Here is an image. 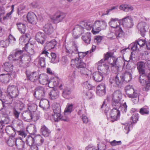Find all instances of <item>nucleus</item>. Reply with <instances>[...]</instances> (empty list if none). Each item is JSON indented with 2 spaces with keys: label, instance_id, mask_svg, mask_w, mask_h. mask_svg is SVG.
I'll return each mask as SVG.
<instances>
[{
  "label": "nucleus",
  "instance_id": "f257e3e1",
  "mask_svg": "<svg viewBox=\"0 0 150 150\" xmlns=\"http://www.w3.org/2000/svg\"><path fill=\"white\" fill-rule=\"evenodd\" d=\"M109 24L111 27L114 28H116V32L115 33L116 38L119 39L121 38L124 35V32L120 27L119 26L120 24V22L117 18H112L110 21L109 22Z\"/></svg>",
  "mask_w": 150,
  "mask_h": 150
},
{
  "label": "nucleus",
  "instance_id": "f03ea898",
  "mask_svg": "<svg viewBox=\"0 0 150 150\" xmlns=\"http://www.w3.org/2000/svg\"><path fill=\"white\" fill-rule=\"evenodd\" d=\"M107 26V23L104 20L96 21L93 23L92 32L94 34L98 33L101 30L105 29Z\"/></svg>",
  "mask_w": 150,
  "mask_h": 150
},
{
  "label": "nucleus",
  "instance_id": "7ed1b4c3",
  "mask_svg": "<svg viewBox=\"0 0 150 150\" xmlns=\"http://www.w3.org/2000/svg\"><path fill=\"white\" fill-rule=\"evenodd\" d=\"M72 46L70 48L65 47L66 55L70 58L73 57L78 53V46L77 43L75 41L71 42Z\"/></svg>",
  "mask_w": 150,
  "mask_h": 150
},
{
  "label": "nucleus",
  "instance_id": "20e7f679",
  "mask_svg": "<svg viewBox=\"0 0 150 150\" xmlns=\"http://www.w3.org/2000/svg\"><path fill=\"white\" fill-rule=\"evenodd\" d=\"M112 59L113 62L110 63V64L111 65V67L112 68V69L115 68L116 72L118 71L120 67H124L126 65L125 60L121 57H119L117 58L113 57Z\"/></svg>",
  "mask_w": 150,
  "mask_h": 150
},
{
  "label": "nucleus",
  "instance_id": "39448f33",
  "mask_svg": "<svg viewBox=\"0 0 150 150\" xmlns=\"http://www.w3.org/2000/svg\"><path fill=\"white\" fill-rule=\"evenodd\" d=\"M114 108L109 112L108 115L107 116L108 119L113 122L117 120L120 117V112L117 106H113Z\"/></svg>",
  "mask_w": 150,
  "mask_h": 150
},
{
  "label": "nucleus",
  "instance_id": "423d86ee",
  "mask_svg": "<svg viewBox=\"0 0 150 150\" xmlns=\"http://www.w3.org/2000/svg\"><path fill=\"white\" fill-rule=\"evenodd\" d=\"M122 93L120 90L115 91L112 95V103L113 106L119 107L120 105V100L122 98Z\"/></svg>",
  "mask_w": 150,
  "mask_h": 150
},
{
  "label": "nucleus",
  "instance_id": "0eeeda50",
  "mask_svg": "<svg viewBox=\"0 0 150 150\" xmlns=\"http://www.w3.org/2000/svg\"><path fill=\"white\" fill-rule=\"evenodd\" d=\"M66 16L65 13L60 11H57L51 16V19L54 23H57L63 21Z\"/></svg>",
  "mask_w": 150,
  "mask_h": 150
},
{
  "label": "nucleus",
  "instance_id": "6e6552de",
  "mask_svg": "<svg viewBox=\"0 0 150 150\" xmlns=\"http://www.w3.org/2000/svg\"><path fill=\"white\" fill-rule=\"evenodd\" d=\"M98 69L99 71L103 75H107L110 71L109 66L103 62V59L100 60L97 63Z\"/></svg>",
  "mask_w": 150,
  "mask_h": 150
},
{
  "label": "nucleus",
  "instance_id": "1a4fd4ad",
  "mask_svg": "<svg viewBox=\"0 0 150 150\" xmlns=\"http://www.w3.org/2000/svg\"><path fill=\"white\" fill-rule=\"evenodd\" d=\"M73 105L72 103H68L64 112V115L62 116V119L64 121L69 122L70 120L69 116L73 111Z\"/></svg>",
  "mask_w": 150,
  "mask_h": 150
},
{
  "label": "nucleus",
  "instance_id": "9d476101",
  "mask_svg": "<svg viewBox=\"0 0 150 150\" xmlns=\"http://www.w3.org/2000/svg\"><path fill=\"white\" fill-rule=\"evenodd\" d=\"M31 58L30 56L27 55L22 56L18 61L20 67L25 68L29 66Z\"/></svg>",
  "mask_w": 150,
  "mask_h": 150
},
{
  "label": "nucleus",
  "instance_id": "9b49d317",
  "mask_svg": "<svg viewBox=\"0 0 150 150\" xmlns=\"http://www.w3.org/2000/svg\"><path fill=\"white\" fill-rule=\"evenodd\" d=\"M7 92L8 97H12L13 98H16L19 94L18 88L13 85H9L8 86Z\"/></svg>",
  "mask_w": 150,
  "mask_h": 150
},
{
  "label": "nucleus",
  "instance_id": "f8f14e48",
  "mask_svg": "<svg viewBox=\"0 0 150 150\" xmlns=\"http://www.w3.org/2000/svg\"><path fill=\"white\" fill-rule=\"evenodd\" d=\"M148 65V68H150V61L147 62H138L137 63V69L140 74H144L145 72V65Z\"/></svg>",
  "mask_w": 150,
  "mask_h": 150
},
{
  "label": "nucleus",
  "instance_id": "ddd939ff",
  "mask_svg": "<svg viewBox=\"0 0 150 150\" xmlns=\"http://www.w3.org/2000/svg\"><path fill=\"white\" fill-rule=\"evenodd\" d=\"M47 88L42 86H39L35 88L34 95H36L39 98H42L44 97L47 94Z\"/></svg>",
  "mask_w": 150,
  "mask_h": 150
},
{
  "label": "nucleus",
  "instance_id": "4468645a",
  "mask_svg": "<svg viewBox=\"0 0 150 150\" xmlns=\"http://www.w3.org/2000/svg\"><path fill=\"white\" fill-rule=\"evenodd\" d=\"M137 27L140 31L142 36L144 37L146 31L148 30L149 25L145 22H142L138 24Z\"/></svg>",
  "mask_w": 150,
  "mask_h": 150
},
{
  "label": "nucleus",
  "instance_id": "2eb2a0df",
  "mask_svg": "<svg viewBox=\"0 0 150 150\" xmlns=\"http://www.w3.org/2000/svg\"><path fill=\"white\" fill-rule=\"evenodd\" d=\"M49 54L48 52L45 50L43 51L38 58V64L42 67H44L45 66V58Z\"/></svg>",
  "mask_w": 150,
  "mask_h": 150
},
{
  "label": "nucleus",
  "instance_id": "dca6fc26",
  "mask_svg": "<svg viewBox=\"0 0 150 150\" xmlns=\"http://www.w3.org/2000/svg\"><path fill=\"white\" fill-rule=\"evenodd\" d=\"M71 65H75L78 69L86 67V64L81 59L78 58L72 59L71 60Z\"/></svg>",
  "mask_w": 150,
  "mask_h": 150
},
{
  "label": "nucleus",
  "instance_id": "f3484780",
  "mask_svg": "<svg viewBox=\"0 0 150 150\" xmlns=\"http://www.w3.org/2000/svg\"><path fill=\"white\" fill-rule=\"evenodd\" d=\"M123 26L125 27L131 28L133 25L132 18L131 16H127L122 20Z\"/></svg>",
  "mask_w": 150,
  "mask_h": 150
},
{
  "label": "nucleus",
  "instance_id": "a211bd4d",
  "mask_svg": "<svg viewBox=\"0 0 150 150\" xmlns=\"http://www.w3.org/2000/svg\"><path fill=\"white\" fill-rule=\"evenodd\" d=\"M124 76L123 74L121 73L118 74L116 75L114 81L118 87H121L123 83L125 82Z\"/></svg>",
  "mask_w": 150,
  "mask_h": 150
},
{
  "label": "nucleus",
  "instance_id": "6ab92c4d",
  "mask_svg": "<svg viewBox=\"0 0 150 150\" xmlns=\"http://www.w3.org/2000/svg\"><path fill=\"white\" fill-rule=\"evenodd\" d=\"M125 92L129 97H132L135 93H138L136 90H134L132 86L129 85L126 86L125 88Z\"/></svg>",
  "mask_w": 150,
  "mask_h": 150
},
{
  "label": "nucleus",
  "instance_id": "aec40b11",
  "mask_svg": "<svg viewBox=\"0 0 150 150\" xmlns=\"http://www.w3.org/2000/svg\"><path fill=\"white\" fill-rule=\"evenodd\" d=\"M106 87L104 83H101L97 87L96 94L100 96L105 95L106 93Z\"/></svg>",
  "mask_w": 150,
  "mask_h": 150
},
{
  "label": "nucleus",
  "instance_id": "412c9836",
  "mask_svg": "<svg viewBox=\"0 0 150 150\" xmlns=\"http://www.w3.org/2000/svg\"><path fill=\"white\" fill-rule=\"evenodd\" d=\"M27 75L29 80L33 82H35L38 81L40 74L38 72L35 71L27 74Z\"/></svg>",
  "mask_w": 150,
  "mask_h": 150
},
{
  "label": "nucleus",
  "instance_id": "4be33fe9",
  "mask_svg": "<svg viewBox=\"0 0 150 150\" xmlns=\"http://www.w3.org/2000/svg\"><path fill=\"white\" fill-rule=\"evenodd\" d=\"M46 36L44 33L38 32L35 35V40L39 43L43 44L45 40Z\"/></svg>",
  "mask_w": 150,
  "mask_h": 150
},
{
  "label": "nucleus",
  "instance_id": "5701e85b",
  "mask_svg": "<svg viewBox=\"0 0 150 150\" xmlns=\"http://www.w3.org/2000/svg\"><path fill=\"white\" fill-rule=\"evenodd\" d=\"M27 19L28 22L32 24H36L37 18L36 15L33 12H29L27 16Z\"/></svg>",
  "mask_w": 150,
  "mask_h": 150
},
{
  "label": "nucleus",
  "instance_id": "b1692460",
  "mask_svg": "<svg viewBox=\"0 0 150 150\" xmlns=\"http://www.w3.org/2000/svg\"><path fill=\"white\" fill-rule=\"evenodd\" d=\"M22 119L25 121L30 122L33 119L32 113L28 110L24 111L21 114Z\"/></svg>",
  "mask_w": 150,
  "mask_h": 150
},
{
  "label": "nucleus",
  "instance_id": "393cba45",
  "mask_svg": "<svg viewBox=\"0 0 150 150\" xmlns=\"http://www.w3.org/2000/svg\"><path fill=\"white\" fill-rule=\"evenodd\" d=\"M103 76L100 72H95L93 74V78L96 82H99L103 80Z\"/></svg>",
  "mask_w": 150,
  "mask_h": 150
},
{
  "label": "nucleus",
  "instance_id": "a878e982",
  "mask_svg": "<svg viewBox=\"0 0 150 150\" xmlns=\"http://www.w3.org/2000/svg\"><path fill=\"white\" fill-rule=\"evenodd\" d=\"M49 80L47 75L43 74L40 75L38 81L41 84L45 85L47 84Z\"/></svg>",
  "mask_w": 150,
  "mask_h": 150
},
{
  "label": "nucleus",
  "instance_id": "bb28decb",
  "mask_svg": "<svg viewBox=\"0 0 150 150\" xmlns=\"http://www.w3.org/2000/svg\"><path fill=\"white\" fill-rule=\"evenodd\" d=\"M40 131L42 134L45 137H49L51 133L50 130L47 127L44 125L41 126Z\"/></svg>",
  "mask_w": 150,
  "mask_h": 150
},
{
  "label": "nucleus",
  "instance_id": "cd10ccee",
  "mask_svg": "<svg viewBox=\"0 0 150 150\" xmlns=\"http://www.w3.org/2000/svg\"><path fill=\"white\" fill-rule=\"evenodd\" d=\"M4 71L6 72H10L13 70V66L12 63L10 62H6L2 65Z\"/></svg>",
  "mask_w": 150,
  "mask_h": 150
},
{
  "label": "nucleus",
  "instance_id": "c85d7f7f",
  "mask_svg": "<svg viewBox=\"0 0 150 150\" xmlns=\"http://www.w3.org/2000/svg\"><path fill=\"white\" fill-rule=\"evenodd\" d=\"M43 30L46 34L50 35L53 33L54 29L51 24L47 23L44 26Z\"/></svg>",
  "mask_w": 150,
  "mask_h": 150
},
{
  "label": "nucleus",
  "instance_id": "c756f323",
  "mask_svg": "<svg viewBox=\"0 0 150 150\" xmlns=\"http://www.w3.org/2000/svg\"><path fill=\"white\" fill-rule=\"evenodd\" d=\"M15 145L18 150H23L25 149V142L21 138H18L16 139Z\"/></svg>",
  "mask_w": 150,
  "mask_h": 150
},
{
  "label": "nucleus",
  "instance_id": "7c9ffc66",
  "mask_svg": "<svg viewBox=\"0 0 150 150\" xmlns=\"http://www.w3.org/2000/svg\"><path fill=\"white\" fill-rule=\"evenodd\" d=\"M25 50L30 56L34 55L35 54L34 50V47L33 45L30 44L29 45L28 43L25 44Z\"/></svg>",
  "mask_w": 150,
  "mask_h": 150
},
{
  "label": "nucleus",
  "instance_id": "2f4dec72",
  "mask_svg": "<svg viewBox=\"0 0 150 150\" xmlns=\"http://www.w3.org/2000/svg\"><path fill=\"white\" fill-rule=\"evenodd\" d=\"M136 42L138 44L139 47H142L144 46L145 43L148 50H150V40L146 42L144 40L139 39L136 41Z\"/></svg>",
  "mask_w": 150,
  "mask_h": 150
},
{
  "label": "nucleus",
  "instance_id": "473e14b6",
  "mask_svg": "<svg viewBox=\"0 0 150 150\" xmlns=\"http://www.w3.org/2000/svg\"><path fill=\"white\" fill-rule=\"evenodd\" d=\"M17 28L19 32L22 34H25L26 30L25 25L21 22H18L16 24Z\"/></svg>",
  "mask_w": 150,
  "mask_h": 150
},
{
  "label": "nucleus",
  "instance_id": "72a5a7b5",
  "mask_svg": "<svg viewBox=\"0 0 150 150\" xmlns=\"http://www.w3.org/2000/svg\"><path fill=\"white\" fill-rule=\"evenodd\" d=\"M57 44V42L53 39L50 42H46L45 47L47 49L50 50L54 48Z\"/></svg>",
  "mask_w": 150,
  "mask_h": 150
},
{
  "label": "nucleus",
  "instance_id": "f704fd0d",
  "mask_svg": "<svg viewBox=\"0 0 150 150\" xmlns=\"http://www.w3.org/2000/svg\"><path fill=\"white\" fill-rule=\"evenodd\" d=\"M140 76H139V81L142 86H144L145 85V83L147 82L148 79H150V73H149L148 75V76H147L144 74H140Z\"/></svg>",
  "mask_w": 150,
  "mask_h": 150
},
{
  "label": "nucleus",
  "instance_id": "c9c22d12",
  "mask_svg": "<svg viewBox=\"0 0 150 150\" xmlns=\"http://www.w3.org/2000/svg\"><path fill=\"white\" fill-rule=\"evenodd\" d=\"M10 79V75L9 73L3 74L0 75V81L2 83H8Z\"/></svg>",
  "mask_w": 150,
  "mask_h": 150
},
{
  "label": "nucleus",
  "instance_id": "e433bc0d",
  "mask_svg": "<svg viewBox=\"0 0 150 150\" xmlns=\"http://www.w3.org/2000/svg\"><path fill=\"white\" fill-rule=\"evenodd\" d=\"M39 106L43 110H46L50 107L49 101L45 99L42 100L40 101Z\"/></svg>",
  "mask_w": 150,
  "mask_h": 150
},
{
  "label": "nucleus",
  "instance_id": "4c0bfd02",
  "mask_svg": "<svg viewBox=\"0 0 150 150\" xmlns=\"http://www.w3.org/2000/svg\"><path fill=\"white\" fill-rule=\"evenodd\" d=\"M6 133L11 136H13L16 133V130L14 128L11 126H8L6 128Z\"/></svg>",
  "mask_w": 150,
  "mask_h": 150
},
{
  "label": "nucleus",
  "instance_id": "58836bf2",
  "mask_svg": "<svg viewBox=\"0 0 150 150\" xmlns=\"http://www.w3.org/2000/svg\"><path fill=\"white\" fill-rule=\"evenodd\" d=\"M82 38L85 43L87 44H90L91 40V33L89 32H87L82 36Z\"/></svg>",
  "mask_w": 150,
  "mask_h": 150
},
{
  "label": "nucleus",
  "instance_id": "ea45409f",
  "mask_svg": "<svg viewBox=\"0 0 150 150\" xmlns=\"http://www.w3.org/2000/svg\"><path fill=\"white\" fill-rule=\"evenodd\" d=\"M132 124L131 122L122 123V124L123 125L122 127L124 129L125 132L126 133H128L130 129H132Z\"/></svg>",
  "mask_w": 150,
  "mask_h": 150
},
{
  "label": "nucleus",
  "instance_id": "a19ab883",
  "mask_svg": "<svg viewBox=\"0 0 150 150\" xmlns=\"http://www.w3.org/2000/svg\"><path fill=\"white\" fill-rule=\"evenodd\" d=\"M35 140L36 138H35V137H33L31 136H28L26 138V143L29 146H32L35 145L34 143L35 142Z\"/></svg>",
  "mask_w": 150,
  "mask_h": 150
},
{
  "label": "nucleus",
  "instance_id": "79ce46f5",
  "mask_svg": "<svg viewBox=\"0 0 150 150\" xmlns=\"http://www.w3.org/2000/svg\"><path fill=\"white\" fill-rule=\"evenodd\" d=\"M50 98L51 99L57 98L59 96V92L57 90L52 89L49 93Z\"/></svg>",
  "mask_w": 150,
  "mask_h": 150
},
{
  "label": "nucleus",
  "instance_id": "37998d69",
  "mask_svg": "<svg viewBox=\"0 0 150 150\" xmlns=\"http://www.w3.org/2000/svg\"><path fill=\"white\" fill-rule=\"evenodd\" d=\"M71 90L69 88H66L63 90L62 95L64 98L69 99L71 98Z\"/></svg>",
  "mask_w": 150,
  "mask_h": 150
},
{
  "label": "nucleus",
  "instance_id": "c03bdc74",
  "mask_svg": "<svg viewBox=\"0 0 150 150\" xmlns=\"http://www.w3.org/2000/svg\"><path fill=\"white\" fill-rule=\"evenodd\" d=\"M119 8L124 11L127 12L131 11L133 9V7L127 4H122L120 6Z\"/></svg>",
  "mask_w": 150,
  "mask_h": 150
},
{
  "label": "nucleus",
  "instance_id": "a18cd8bd",
  "mask_svg": "<svg viewBox=\"0 0 150 150\" xmlns=\"http://www.w3.org/2000/svg\"><path fill=\"white\" fill-rule=\"evenodd\" d=\"M124 76V82H129L132 78V74L128 71H126L124 74H122Z\"/></svg>",
  "mask_w": 150,
  "mask_h": 150
},
{
  "label": "nucleus",
  "instance_id": "49530a36",
  "mask_svg": "<svg viewBox=\"0 0 150 150\" xmlns=\"http://www.w3.org/2000/svg\"><path fill=\"white\" fill-rule=\"evenodd\" d=\"M14 55L15 58L16 59V60H19V59L21 58L22 56H24L22 54L23 52V50L16 49L15 50Z\"/></svg>",
  "mask_w": 150,
  "mask_h": 150
},
{
  "label": "nucleus",
  "instance_id": "de8ad7c7",
  "mask_svg": "<svg viewBox=\"0 0 150 150\" xmlns=\"http://www.w3.org/2000/svg\"><path fill=\"white\" fill-rule=\"evenodd\" d=\"M52 109L54 114H60V106L59 104L56 103L53 104L52 106Z\"/></svg>",
  "mask_w": 150,
  "mask_h": 150
},
{
  "label": "nucleus",
  "instance_id": "09e8293b",
  "mask_svg": "<svg viewBox=\"0 0 150 150\" xmlns=\"http://www.w3.org/2000/svg\"><path fill=\"white\" fill-rule=\"evenodd\" d=\"M83 25L84 28H85L87 30H89L91 29H92V30L93 24V23L91 21H88L83 23Z\"/></svg>",
  "mask_w": 150,
  "mask_h": 150
},
{
  "label": "nucleus",
  "instance_id": "8fccbe9b",
  "mask_svg": "<svg viewBox=\"0 0 150 150\" xmlns=\"http://www.w3.org/2000/svg\"><path fill=\"white\" fill-rule=\"evenodd\" d=\"M37 107V105L35 104L34 103H30L28 106V110L32 113L33 112L36 110Z\"/></svg>",
  "mask_w": 150,
  "mask_h": 150
},
{
  "label": "nucleus",
  "instance_id": "3c124183",
  "mask_svg": "<svg viewBox=\"0 0 150 150\" xmlns=\"http://www.w3.org/2000/svg\"><path fill=\"white\" fill-rule=\"evenodd\" d=\"M27 129L29 133L30 134H34L37 132L36 128L34 125H31L27 127Z\"/></svg>",
  "mask_w": 150,
  "mask_h": 150
},
{
  "label": "nucleus",
  "instance_id": "603ef678",
  "mask_svg": "<svg viewBox=\"0 0 150 150\" xmlns=\"http://www.w3.org/2000/svg\"><path fill=\"white\" fill-rule=\"evenodd\" d=\"M83 27L79 25H77L73 29V32L79 33L81 34L83 33Z\"/></svg>",
  "mask_w": 150,
  "mask_h": 150
},
{
  "label": "nucleus",
  "instance_id": "864d4df0",
  "mask_svg": "<svg viewBox=\"0 0 150 150\" xmlns=\"http://www.w3.org/2000/svg\"><path fill=\"white\" fill-rule=\"evenodd\" d=\"M16 139L13 137L9 138L7 142V144L9 146H13L16 144Z\"/></svg>",
  "mask_w": 150,
  "mask_h": 150
},
{
  "label": "nucleus",
  "instance_id": "5fc2aeb1",
  "mask_svg": "<svg viewBox=\"0 0 150 150\" xmlns=\"http://www.w3.org/2000/svg\"><path fill=\"white\" fill-rule=\"evenodd\" d=\"M51 62L53 63H56L59 62V60L58 57H57L56 54L53 52L51 53Z\"/></svg>",
  "mask_w": 150,
  "mask_h": 150
},
{
  "label": "nucleus",
  "instance_id": "6e6d98bb",
  "mask_svg": "<svg viewBox=\"0 0 150 150\" xmlns=\"http://www.w3.org/2000/svg\"><path fill=\"white\" fill-rule=\"evenodd\" d=\"M53 82V85L54 86H58L60 85L59 86V88H61V87L62 86V85L61 84H60V79L57 77H55L54 80H52Z\"/></svg>",
  "mask_w": 150,
  "mask_h": 150
},
{
  "label": "nucleus",
  "instance_id": "4d7b16f0",
  "mask_svg": "<svg viewBox=\"0 0 150 150\" xmlns=\"http://www.w3.org/2000/svg\"><path fill=\"white\" fill-rule=\"evenodd\" d=\"M3 101H4V104H5V107H6V105L10 104L12 103L13 102V98L12 97H8L6 99H2Z\"/></svg>",
  "mask_w": 150,
  "mask_h": 150
},
{
  "label": "nucleus",
  "instance_id": "13d9d810",
  "mask_svg": "<svg viewBox=\"0 0 150 150\" xmlns=\"http://www.w3.org/2000/svg\"><path fill=\"white\" fill-rule=\"evenodd\" d=\"M76 111L78 112V114L80 115H82V116L84 115V113L85 111L84 108H83L82 106L81 105L79 107L77 106L76 107Z\"/></svg>",
  "mask_w": 150,
  "mask_h": 150
},
{
  "label": "nucleus",
  "instance_id": "bf43d9fd",
  "mask_svg": "<svg viewBox=\"0 0 150 150\" xmlns=\"http://www.w3.org/2000/svg\"><path fill=\"white\" fill-rule=\"evenodd\" d=\"M139 112L142 115H148L149 112V108L147 107H144L140 109Z\"/></svg>",
  "mask_w": 150,
  "mask_h": 150
},
{
  "label": "nucleus",
  "instance_id": "052dcab7",
  "mask_svg": "<svg viewBox=\"0 0 150 150\" xmlns=\"http://www.w3.org/2000/svg\"><path fill=\"white\" fill-rule=\"evenodd\" d=\"M118 108L120 109L121 111L123 113L126 112L127 111V105L125 102L122 104H121L120 103V105Z\"/></svg>",
  "mask_w": 150,
  "mask_h": 150
},
{
  "label": "nucleus",
  "instance_id": "680f3d73",
  "mask_svg": "<svg viewBox=\"0 0 150 150\" xmlns=\"http://www.w3.org/2000/svg\"><path fill=\"white\" fill-rule=\"evenodd\" d=\"M9 44V41L8 39L0 42V46L2 47H6L8 46Z\"/></svg>",
  "mask_w": 150,
  "mask_h": 150
},
{
  "label": "nucleus",
  "instance_id": "e2e57ef3",
  "mask_svg": "<svg viewBox=\"0 0 150 150\" xmlns=\"http://www.w3.org/2000/svg\"><path fill=\"white\" fill-rule=\"evenodd\" d=\"M131 46H132L131 49L133 51H138L139 50V47L136 42L134 43H132Z\"/></svg>",
  "mask_w": 150,
  "mask_h": 150
},
{
  "label": "nucleus",
  "instance_id": "0e129e2a",
  "mask_svg": "<svg viewBox=\"0 0 150 150\" xmlns=\"http://www.w3.org/2000/svg\"><path fill=\"white\" fill-rule=\"evenodd\" d=\"M52 117L55 122H58L60 120H62V117H61L60 114H54V115H52Z\"/></svg>",
  "mask_w": 150,
  "mask_h": 150
},
{
  "label": "nucleus",
  "instance_id": "69168bd1",
  "mask_svg": "<svg viewBox=\"0 0 150 150\" xmlns=\"http://www.w3.org/2000/svg\"><path fill=\"white\" fill-rule=\"evenodd\" d=\"M78 71L81 74L88 75V72L89 71V70L86 67L79 68Z\"/></svg>",
  "mask_w": 150,
  "mask_h": 150
},
{
  "label": "nucleus",
  "instance_id": "338daca9",
  "mask_svg": "<svg viewBox=\"0 0 150 150\" xmlns=\"http://www.w3.org/2000/svg\"><path fill=\"white\" fill-rule=\"evenodd\" d=\"M130 98H132V100L134 103H138L139 101L138 93H135L132 97Z\"/></svg>",
  "mask_w": 150,
  "mask_h": 150
},
{
  "label": "nucleus",
  "instance_id": "774afa93",
  "mask_svg": "<svg viewBox=\"0 0 150 150\" xmlns=\"http://www.w3.org/2000/svg\"><path fill=\"white\" fill-rule=\"evenodd\" d=\"M83 86L86 88L89 89H91L92 88V85L89 81L84 82L83 84Z\"/></svg>",
  "mask_w": 150,
  "mask_h": 150
}]
</instances>
